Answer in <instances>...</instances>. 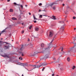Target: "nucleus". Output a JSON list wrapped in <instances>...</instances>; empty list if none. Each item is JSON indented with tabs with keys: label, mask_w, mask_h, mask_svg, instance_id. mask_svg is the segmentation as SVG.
I'll use <instances>...</instances> for the list:
<instances>
[{
	"label": "nucleus",
	"mask_w": 76,
	"mask_h": 76,
	"mask_svg": "<svg viewBox=\"0 0 76 76\" xmlns=\"http://www.w3.org/2000/svg\"><path fill=\"white\" fill-rule=\"evenodd\" d=\"M40 66H41V65H40V66H38V65H33V66L34 68L31 70H30V71H31V70H33V69H35L36 68H39V67H40Z\"/></svg>",
	"instance_id": "nucleus-1"
},
{
	"label": "nucleus",
	"mask_w": 76,
	"mask_h": 76,
	"mask_svg": "<svg viewBox=\"0 0 76 76\" xmlns=\"http://www.w3.org/2000/svg\"><path fill=\"white\" fill-rule=\"evenodd\" d=\"M22 64L23 65H21V66H23V67H25V69H27V70H28V69H26V68L25 67H26V66H28V64Z\"/></svg>",
	"instance_id": "nucleus-2"
},
{
	"label": "nucleus",
	"mask_w": 76,
	"mask_h": 76,
	"mask_svg": "<svg viewBox=\"0 0 76 76\" xmlns=\"http://www.w3.org/2000/svg\"><path fill=\"white\" fill-rule=\"evenodd\" d=\"M1 56L2 57H6L7 58H10L9 55L6 54H4V55H1Z\"/></svg>",
	"instance_id": "nucleus-3"
},
{
	"label": "nucleus",
	"mask_w": 76,
	"mask_h": 76,
	"mask_svg": "<svg viewBox=\"0 0 76 76\" xmlns=\"http://www.w3.org/2000/svg\"><path fill=\"white\" fill-rule=\"evenodd\" d=\"M53 35V32L51 31L50 32L49 37H51Z\"/></svg>",
	"instance_id": "nucleus-4"
},
{
	"label": "nucleus",
	"mask_w": 76,
	"mask_h": 76,
	"mask_svg": "<svg viewBox=\"0 0 76 76\" xmlns=\"http://www.w3.org/2000/svg\"><path fill=\"white\" fill-rule=\"evenodd\" d=\"M50 46H49L47 48H45V51H48L50 50Z\"/></svg>",
	"instance_id": "nucleus-5"
},
{
	"label": "nucleus",
	"mask_w": 76,
	"mask_h": 76,
	"mask_svg": "<svg viewBox=\"0 0 76 76\" xmlns=\"http://www.w3.org/2000/svg\"><path fill=\"white\" fill-rule=\"evenodd\" d=\"M1 43H5V44H8L9 45V44H9V43H7V42H3L0 41V44H1Z\"/></svg>",
	"instance_id": "nucleus-6"
},
{
	"label": "nucleus",
	"mask_w": 76,
	"mask_h": 76,
	"mask_svg": "<svg viewBox=\"0 0 76 76\" xmlns=\"http://www.w3.org/2000/svg\"><path fill=\"white\" fill-rule=\"evenodd\" d=\"M9 45H8V46H4V48L5 49H7L8 48H9Z\"/></svg>",
	"instance_id": "nucleus-7"
},
{
	"label": "nucleus",
	"mask_w": 76,
	"mask_h": 76,
	"mask_svg": "<svg viewBox=\"0 0 76 76\" xmlns=\"http://www.w3.org/2000/svg\"><path fill=\"white\" fill-rule=\"evenodd\" d=\"M56 4V3L55 2H53V3H52V4H50V6L51 7H52V6H54V4Z\"/></svg>",
	"instance_id": "nucleus-8"
},
{
	"label": "nucleus",
	"mask_w": 76,
	"mask_h": 76,
	"mask_svg": "<svg viewBox=\"0 0 76 76\" xmlns=\"http://www.w3.org/2000/svg\"><path fill=\"white\" fill-rule=\"evenodd\" d=\"M64 25H63L60 28V29H62L63 30L64 29Z\"/></svg>",
	"instance_id": "nucleus-9"
},
{
	"label": "nucleus",
	"mask_w": 76,
	"mask_h": 76,
	"mask_svg": "<svg viewBox=\"0 0 76 76\" xmlns=\"http://www.w3.org/2000/svg\"><path fill=\"white\" fill-rule=\"evenodd\" d=\"M33 18H34V20H37V18H35V15H33Z\"/></svg>",
	"instance_id": "nucleus-10"
},
{
	"label": "nucleus",
	"mask_w": 76,
	"mask_h": 76,
	"mask_svg": "<svg viewBox=\"0 0 76 76\" xmlns=\"http://www.w3.org/2000/svg\"><path fill=\"white\" fill-rule=\"evenodd\" d=\"M48 57V55H46L45 56V58H47Z\"/></svg>",
	"instance_id": "nucleus-11"
},
{
	"label": "nucleus",
	"mask_w": 76,
	"mask_h": 76,
	"mask_svg": "<svg viewBox=\"0 0 76 76\" xmlns=\"http://www.w3.org/2000/svg\"><path fill=\"white\" fill-rule=\"evenodd\" d=\"M67 60L69 62L70 61V58L68 57L67 58Z\"/></svg>",
	"instance_id": "nucleus-12"
},
{
	"label": "nucleus",
	"mask_w": 76,
	"mask_h": 76,
	"mask_svg": "<svg viewBox=\"0 0 76 76\" xmlns=\"http://www.w3.org/2000/svg\"><path fill=\"white\" fill-rule=\"evenodd\" d=\"M59 23H64V21H59Z\"/></svg>",
	"instance_id": "nucleus-13"
},
{
	"label": "nucleus",
	"mask_w": 76,
	"mask_h": 76,
	"mask_svg": "<svg viewBox=\"0 0 76 76\" xmlns=\"http://www.w3.org/2000/svg\"><path fill=\"white\" fill-rule=\"evenodd\" d=\"M12 20H17V18H15V17H12Z\"/></svg>",
	"instance_id": "nucleus-14"
},
{
	"label": "nucleus",
	"mask_w": 76,
	"mask_h": 76,
	"mask_svg": "<svg viewBox=\"0 0 76 76\" xmlns=\"http://www.w3.org/2000/svg\"><path fill=\"white\" fill-rule=\"evenodd\" d=\"M35 31H38V30H39V28L37 27H36L35 28Z\"/></svg>",
	"instance_id": "nucleus-15"
},
{
	"label": "nucleus",
	"mask_w": 76,
	"mask_h": 76,
	"mask_svg": "<svg viewBox=\"0 0 76 76\" xmlns=\"http://www.w3.org/2000/svg\"><path fill=\"white\" fill-rule=\"evenodd\" d=\"M65 13L66 15H67V14H68V11L66 10V11H65Z\"/></svg>",
	"instance_id": "nucleus-16"
},
{
	"label": "nucleus",
	"mask_w": 76,
	"mask_h": 76,
	"mask_svg": "<svg viewBox=\"0 0 76 76\" xmlns=\"http://www.w3.org/2000/svg\"><path fill=\"white\" fill-rule=\"evenodd\" d=\"M23 50V46H22V47L20 49V50Z\"/></svg>",
	"instance_id": "nucleus-17"
},
{
	"label": "nucleus",
	"mask_w": 76,
	"mask_h": 76,
	"mask_svg": "<svg viewBox=\"0 0 76 76\" xmlns=\"http://www.w3.org/2000/svg\"><path fill=\"white\" fill-rule=\"evenodd\" d=\"M32 26H29V29H31V28H32Z\"/></svg>",
	"instance_id": "nucleus-18"
},
{
	"label": "nucleus",
	"mask_w": 76,
	"mask_h": 76,
	"mask_svg": "<svg viewBox=\"0 0 76 76\" xmlns=\"http://www.w3.org/2000/svg\"><path fill=\"white\" fill-rule=\"evenodd\" d=\"M10 12H13V10L12 9H10Z\"/></svg>",
	"instance_id": "nucleus-19"
},
{
	"label": "nucleus",
	"mask_w": 76,
	"mask_h": 76,
	"mask_svg": "<svg viewBox=\"0 0 76 76\" xmlns=\"http://www.w3.org/2000/svg\"><path fill=\"white\" fill-rule=\"evenodd\" d=\"M41 47H44V45L43 44H42L41 45Z\"/></svg>",
	"instance_id": "nucleus-20"
},
{
	"label": "nucleus",
	"mask_w": 76,
	"mask_h": 76,
	"mask_svg": "<svg viewBox=\"0 0 76 76\" xmlns=\"http://www.w3.org/2000/svg\"><path fill=\"white\" fill-rule=\"evenodd\" d=\"M30 46L31 48H32V47H33V45L32 44H31L30 45Z\"/></svg>",
	"instance_id": "nucleus-21"
},
{
	"label": "nucleus",
	"mask_w": 76,
	"mask_h": 76,
	"mask_svg": "<svg viewBox=\"0 0 76 76\" xmlns=\"http://www.w3.org/2000/svg\"><path fill=\"white\" fill-rule=\"evenodd\" d=\"M53 19L54 20H56V17H55L54 16H53Z\"/></svg>",
	"instance_id": "nucleus-22"
},
{
	"label": "nucleus",
	"mask_w": 76,
	"mask_h": 76,
	"mask_svg": "<svg viewBox=\"0 0 76 76\" xmlns=\"http://www.w3.org/2000/svg\"><path fill=\"white\" fill-rule=\"evenodd\" d=\"M7 28H6L5 29H4L3 31H1V32L3 33V32H5V30Z\"/></svg>",
	"instance_id": "nucleus-23"
},
{
	"label": "nucleus",
	"mask_w": 76,
	"mask_h": 76,
	"mask_svg": "<svg viewBox=\"0 0 76 76\" xmlns=\"http://www.w3.org/2000/svg\"><path fill=\"white\" fill-rule=\"evenodd\" d=\"M61 70H62L63 71V70H64V69H63V68L61 67V68L60 69Z\"/></svg>",
	"instance_id": "nucleus-24"
},
{
	"label": "nucleus",
	"mask_w": 76,
	"mask_h": 76,
	"mask_svg": "<svg viewBox=\"0 0 76 76\" xmlns=\"http://www.w3.org/2000/svg\"><path fill=\"white\" fill-rule=\"evenodd\" d=\"M53 40H54V39L52 40L51 41V42L50 43V44H49V45H50L52 43V42H53Z\"/></svg>",
	"instance_id": "nucleus-25"
},
{
	"label": "nucleus",
	"mask_w": 76,
	"mask_h": 76,
	"mask_svg": "<svg viewBox=\"0 0 76 76\" xmlns=\"http://www.w3.org/2000/svg\"><path fill=\"white\" fill-rule=\"evenodd\" d=\"M19 60H22V58L21 57H19Z\"/></svg>",
	"instance_id": "nucleus-26"
},
{
	"label": "nucleus",
	"mask_w": 76,
	"mask_h": 76,
	"mask_svg": "<svg viewBox=\"0 0 76 76\" xmlns=\"http://www.w3.org/2000/svg\"><path fill=\"white\" fill-rule=\"evenodd\" d=\"M14 4H15V5H19V4H16V2H15V3H14Z\"/></svg>",
	"instance_id": "nucleus-27"
},
{
	"label": "nucleus",
	"mask_w": 76,
	"mask_h": 76,
	"mask_svg": "<svg viewBox=\"0 0 76 76\" xmlns=\"http://www.w3.org/2000/svg\"><path fill=\"white\" fill-rule=\"evenodd\" d=\"M75 67H76L75 66H73V67L72 68V69H75Z\"/></svg>",
	"instance_id": "nucleus-28"
},
{
	"label": "nucleus",
	"mask_w": 76,
	"mask_h": 76,
	"mask_svg": "<svg viewBox=\"0 0 76 76\" xmlns=\"http://www.w3.org/2000/svg\"><path fill=\"white\" fill-rule=\"evenodd\" d=\"M42 15H40V16H39V18H42Z\"/></svg>",
	"instance_id": "nucleus-29"
},
{
	"label": "nucleus",
	"mask_w": 76,
	"mask_h": 76,
	"mask_svg": "<svg viewBox=\"0 0 76 76\" xmlns=\"http://www.w3.org/2000/svg\"><path fill=\"white\" fill-rule=\"evenodd\" d=\"M53 9L55 10L56 9V7H53Z\"/></svg>",
	"instance_id": "nucleus-30"
},
{
	"label": "nucleus",
	"mask_w": 76,
	"mask_h": 76,
	"mask_svg": "<svg viewBox=\"0 0 76 76\" xmlns=\"http://www.w3.org/2000/svg\"><path fill=\"white\" fill-rule=\"evenodd\" d=\"M73 19H76V17H73Z\"/></svg>",
	"instance_id": "nucleus-31"
},
{
	"label": "nucleus",
	"mask_w": 76,
	"mask_h": 76,
	"mask_svg": "<svg viewBox=\"0 0 76 76\" xmlns=\"http://www.w3.org/2000/svg\"><path fill=\"white\" fill-rule=\"evenodd\" d=\"M24 32V31L23 30L22 31H21V33L22 34H23V33Z\"/></svg>",
	"instance_id": "nucleus-32"
},
{
	"label": "nucleus",
	"mask_w": 76,
	"mask_h": 76,
	"mask_svg": "<svg viewBox=\"0 0 76 76\" xmlns=\"http://www.w3.org/2000/svg\"><path fill=\"white\" fill-rule=\"evenodd\" d=\"M61 48V51H63V47H62Z\"/></svg>",
	"instance_id": "nucleus-33"
},
{
	"label": "nucleus",
	"mask_w": 76,
	"mask_h": 76,
	"mask_svg": "<svg viewBox=\"0 0 76 76\" xmlns=\"http://www.w3.org/2000/svg\"><path fill=\"white\" fill-rule=\"evenodd\" d=\"M20 6H21V8L22 9H23V6L22 5H21Z\"/></svg>",
	"instance_id": "nucleus-34"
},
{
	"label": "nucleus",
	"mask_w": 76,
	"mask_h": 76,
	"mask_svg": "<svg viewBox=\"0 0 76 76\" xmlns=\"http://www.w3.org/2000/svg\"><path fill=\"white\" fill-rule=\"evenodd\" d=\"M44 69H45V67H44L43 69H42V71H44Z\"/></svg>",
	"instance_id": "nucleus-35"
},
{
	"label": "nucleus",
	"mask_w": 76,
	"mask_h": 76,
	"mask_svg": "<svg viewBox=\"0 0 76 76\" xmlns=\"http://www.w3.org/2000/svg\"><path fill=\"white\" fill-rule=\"evenodd\" d=\"M69 7H67V8H66V9H69Z\"/></svg>",
	"instance_id": "nucleus-36"
},
{
	"label": "nucleus",
	"mask_w": 76,
	"mask_h": 76,
	"mask_svg": "<svg viewBox=\"0 0 76 76\" xmlns=\"http://www.w3.org/2000/svg\"><path fill=\"white\" fill-rule=\"evenodd\" d=\"M39 6H41V5H42V4L41 3H39Z\"/></svg>",
	"instance_id": "nucleus-37"
},
{
	"label": "nucleus",
	"mask_w": 76,
	"mask_h": 76,
	"mask_svg": "<svg viewBox=\"0 0 76 76\" xmlns=\"http://www.w3.org/2000/svg\"><path fill=\"white\" fill-rule=\"evenodd\" d=\"M42 16H46V17L47 16V15H42Z\"/></svg>",
	"instance_id": "nucleus-38"
},
{
	"label": "nucleus",
	"mask_w": 76,
	"mask_h": 76,
	"mask_svg": "<svg viewBox=\"0 0 76 76\" xmlns=\"http://www.w3.org/2000/svg\"><path fill=\"white\" fill-rule=\"evenodd\" d=\"M34 23H36L37 21H36V20L34 21Z\"/></svg>",
	"instance_id": "nucleus-39"
},
{
	"label": "nucleus",
	"mask_w": 76,
	"mask_h": 76,
	"mask_svg": "<svg viewBox=\"0 0 76 76\" xmlns=\"http://www.w3.org/2000/svg\"><path fill=\"white\" fill-rule=\"evenodd\" d=\"M28 14H29V15H31V13L30 12H29Z\"/></svg>",
	"instance_id": "nucleus-40"
},
{
	"label": "nucleus",
	"mask_w": 76,
	"mask_h": 76,
	"mask_svg": "<svg viewBox=\"0 0 76 76\" xmlns=\"http://www.w3.org/2000/svg\"><path fill=\"white\" fill-rule=\"evenodd\" d=\"M37 52H34V53L35 54H37V53H37Z\"/></svg>",
	"instance_id": "nucleus-41"
},
{
	"label": "nucleus",
	"mask_w": 76,
	"mask_h": 76,
	"mask_svg": "<svg viewBox=\"0 0 76 76\" xmlns=\"http://www.w3.org/2000/svg\"><path fill=\"white\" fill-rule=\"evenodd\" d=\"M65 5V4H62V6H64Z\"/></svg>",
	"instance_id": "nucleus-42"
},
{
	"label": "nucleus",
	"mask_w": 76,
	"mask_h": 76,
	"mask_svg": "<svg viewBox=\"0 0 76 76\" xmlns=\"http://www.w3.org/2000/svg\"><path fill=\"white\" fill-rule=\"evenodd\" d=\"M54 76V74H52V76Z\"/></svg>",
	"instance_id": "nucleus-43"
},
{
	"label": "nucleus",
	"mask_w": 76,
	"mask_h": 76,
	"mask_svg": "<svg viewBox=\"0 0 76 76\" xmlns=\"http://www.w3.org/2000/svg\"><path fill=\"white\" fill-rule=\"evenodd\" d=\"M2 33L1 32V33H0V37L1 36V34H2Z\"/></svg>",
	"instance_id": "nucleus-44"
},
{
	"label": "nucleus",
	"mask_w": 76,
	"mask_h": 76,
	"mask_svg": "<svg viewBox=\"0 0 76 76\" xmlns=\"http://www.w3.org/2000/svg\"><path fill=\"white\" fill-rule=\"evenodd\" d=\"M21 56H24V55L23 54V53H22V54L21 55Z\"/></svg>",
	"instance_id": "nucleus-45"
},
{
	"label": "nucleus",
	"mask_w": 76,
	"mask_h": 76,
	"mask_svg": "<svg viewBox=\"0 0 76 76\" xmlns=\"http://www.w3.org/2000/svg\"><path fill=\"white\" fill-rule=\"evenodd\" d=\"M7 1L8 2H9V1H10V0H7Z\"/></svg>",
	"instance_id": "nucleus-46"
},
{
	"label": "nucleus",
	"mask_w": 76,
	"mask_h": 76,
	"mask_svg": "<svg viewBox=\"0 0 76 76\" xmlns=\"http://www.w3.org/2000/svg\"><path fill=\"white\" fill-rule=\"evenodd\" d=\"M30 41V39H29V38L28 39V41Z\"/></svg>",
	"instance_id": "nucleus-47"
},
{
	"label": "nucleus",
	"mask_w": 76,
	"mask_h": 76,
	"mask_svg": "<svg viewBox=\"0 0 76 76\" xmlns=\"http://www.w3.org/2000/svg\"><path fill=\"white\" fill-rule=\"evenodd\" d=\"M27 6H28V5H25V7H27Z\"/></svg>",
	"instance_id": "nucleus-48"
},
{
	"label": "nucleus",
	"mask_w": 76,
	"mask_h": 76,
	"mask_svg": "<svg viewBox=\"0 0 76 76\" xmlns=\"http://www.w3.org/2000/svg\"><path fill=\"white\" fill-rule=\"evenodd\" d=\"M1 40H3V38H1Z\"/></svg>",
	"instance_id": "nucleus-49"
},
{
	"label": "nucleus",
	"mask_w": 76,
	"mask_h": 76,
	"mask_svg": "<svg viewBox=\"0 0 76 76\" xmlns=\"http://www.w3.org/2000/svg\"><path fill=\"white\" fill-rule=\"evenodd\" d=\"M41 11V10H39V12H40Z\"/></svg>",
	"instance_id": "nucleus-50"
},
{
	"label": "nucleus",
	"mask_w": 76,
	"mask_h": 76,
	"mask_svg": "<svg viewBox=\"0 0 76 76\" xmlns=\"http://www.w3.org/2000/svg\"><path fill=\"white\" fill-rule=\"evenodd\" d=\"M72 48H71V49H70V50H72Z\"/></svg>",
	"instance_id": "nucleus-51"
},
{
	"label": "nucleus",
	"mask_w": 76,
	"mask_h": 76,
	"mask_svg": "<svg viewBox=\"0 0 76 76\" xmlns=\"http://www.w3.org/2000/svg\"><path fill=\"white\" fill-rule=\"evenodd\" d=\"M74 30H75V29H76V28H74Z\"/></svg>",
	"instance_id": "nucleus-52"
},
{
	"label": "nucleus",
	"mask_w": 76,
	"mask_h": 76,
	"mask_svg": "<svg viewBox=\"0 0 76 76\" xmlns=\"http://www.w3.org/2000/svg\"><path fill=\"white\" fill-rule=\"evenodd\" d=\"M22 76H23V74L22 75Z\"/></svg>",
	"instance_id": "nucleus-53"
},
{
	"label": "nucleus",
	"mask_w": 76,
	"mask_h": 76,
	"mask_svg": "<svg viewBox=\"0 0 76 76\" xmlns=\"http://www.w3.org/2000/svg\"><path fill=\"white\" fill-rule=\"evenodd\" d=\"M74 44H76V43H74Z\"/></svg>",
	"instance_id": "nucleus-54"
},
{
	"label": "nucleus",
	"mask_w": 76,
	"mask_h": 76,
	"mask_svg": "<svg viewBox=\"0 0 76 76\" xmlns=\"http://www.w3.org/2000/svg\"><path fill=\"white\" fill-rule=\"evenodd\" d=\"M74 38L75 39H76V37H74Z\"/></svg>",
	"instance_id": "nucleus-55"
},
{
	"label": "nucleus",
	"mask_w": 76,
	"mask_h": 76,
	"mask_svg": "<svg viewBox=\"0 0 76 76\" xmlns=\"http://www.w3.org/2000/svg\"><path fill=\"white\" fill-rule=\"evenodd\" d=\"M1 52H3V51H1Z\"/></svg>",
	"instance_id": "nucleus-56"
},
{
	"label": "nucleus",
	"mask_w": 76,
	"mask_h": 76,
	"mask_svg": "<svg viewBox=\"0 0 76 76\" xmlns=\"http://www.w3.org/2000/svg\"><path fill=\"white\" fill-rule=\"evenodd\" d=\"M22 25L23 24V23H22Z\"/></svg>",
	"instance_id": "nucleus-57"
},
{
	"label": "nucleus",
	"mask_w": 76,
	"mask_h": 76,
	"mask_svg": "<svg viewBox=\"0 0 76 76\" xmlns=\"http://www.w3.org/2000/svg\"><path fill=\"white\" fill-rule=\"evenodd\" d=\"M56 76H59L58 75H57Z\"/></svg>",
	"instance_id": "nucleus-58"
},
{
	"label": "nucleus",
	"mask_w": 76,
	"mask_h": 76,
	"mask_svg": "<svg viewBox=\"0 0 76 76\" xmlns=\"http://www.w3.org/2000/svg\"><path fill=\"white\" fill-rule=\"evenodd\" d=\"M19 10H20V9H19Z\"/></svg>",
	"instance_id": "nucleus-59"
},
{
	"label": "nucleus",
	"mask_w": 76,
	"mask_h": 76,
	"mask_svg": "<svg viewBox=\"0 0 76 76\" xmlns=\"http://www.w3.org/2000/svg\"><path fill=\"white\" fill-rule=\"evenodd\" d=\"M66 22H68V21H67Z\"/></svg>",
	"instance_id": "nucleus-60"
},
{
	"label": "nucleus",
	"mask_w": 76,
	"mask_h": 76,
	"mask_svg": "<svg viewBox=\"0 0 76 76\" xmlns=\"http://www.w3.org/2000/svg\"><path fill=\"white\" fill-rule=\"evenodd\" d=\"M13 41V40H12V41Z\"/></svg>",
	"instance_id": "nucleus-61"
},
{
	"label": "nucleus",
	"mask_w": 76,
	"mask_h": 76,
	"mask_svg": "<svg viewBox=\"0 0 76 76\" xmlns=\"http://www.w3.org/2000/svg\"><path fill=\"white\" fill-rule=\"evenodd\" d=\"M2 0V1H3V0Z\"/></svg>",
	"instance_id": "nucleus-62"
},
{
	"label": "nucleus",
	"mask_w": 76,
	"mask_h": 76,
	"mask_svg": "<svg viewBox=\"0 0 76 76\" xmlns=\"http://www.w3.org/2000/svg\"><path fill=\"white\" fill-rule=\"evenodd\" d=\"M59 65H60V64H59Z\"/></svg>",
	"instance_id": "nucleus-63"
}]
</instances>
